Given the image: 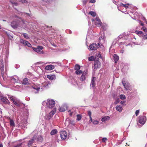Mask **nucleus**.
I'll return each instance as SVG.
<instances>
[{"mask_svg": "<svg viewBox=\"0 0 147 147\" xmlns=\"http://www.w3.org/2000/svg\"><path fill=\"white\" fill-rule=\"evenodd\" d=\"M29 80L27 78H24L23 80L22 84H23L28 85L30 84Z\"/></svg>", "mask_w": 147, "mask_h": 147, "instance_id": "obj_19", "label": "nucleus"}, {"mask_svg": "<svg viewBox=\"0 0 147 147\" xmlns=\"http://www.w3.org/2000/svg\"><path fill=\"white\" fill-rule=\"evenodd\" d=\"M55 103V101L54 100L47 99V100L43 101L42 104L46 107L51 109L54 107Z\"/></svg>", "mask_w": 147, "mask_h": 147, "instance_id": "obj_2", "label": "nucleus"}, {"mask_svg": "<svg viewBox=\"0 0 147 147\" xmlns=\"http://www.w3.org/2000/svg\"><path fill=\"white\" fill-rule=\"evenodd\" d=\"M59 111L60 112H64L65 111V109L63 107H60Z\"/></svg>", "mask_w": 147, "mask_h": 147, "instance_id": "obj_39", "label": "nucleus"}, {"mask_svg": "<svg viewBox=\"0 0 147 147\" xmlns=\"http://www.w3.org/2000/svg\"><path fill=\"white\" fill-rule=\"evenodd\" d=\"M110 118V117L108 116L104 117L102 118L101 121L103 122H105L106 121L109 120Z\"/></svg>", "mask_w": 147, "mask_h": 147, "instance_id": "obj_25", "label": "nucleus"}, {"mask_svg": "<svg viewBox=\"0 0 147 147\" xmlns=\"http://www.w3.org/2000/svg\"><path fill=\"white\" fill-rule=\"evenodd\" d=\"M129 4L127 3V4H124L122 3L120 4V5L121 6H124L126 9L128 8V6L129 5Z\"/></svg>", "mask_w": 147, "mask_h": 147, "instance_id": "obj_33", "label": "nucleus"}, {"mask_svg": "<svg viewBox=\"0 0 147 147\" xmlns=\"http://www.w3.org/2000/svg\"><path fill=\"white\" fill-rule=\"evenodd\" d=\"M83 73L82 71L80 69L76 71L75 72L76 74L77 75L80 74H82Z\"/></svg>", "mask_w": 147, "mask_h": 147, "instance_id": "obj_35", "label": "nucleus"}, {"mask_svg": "<svg viewBox=\"0 0 147 147\" xmlns=\"http://www.w3.org/2000/svg\"><path fill=\"white\" fill-rule=\"evenodd\" d=\"M15 126V124L13 120L10 119V126L12 127L13 128Z\"/></svg>", "mask_w": 147, "mask_h": 147, "instance_id": "obj_28", "label": "nucleus"}, {"mask_svg": "<svg viewBox=\"0 0 147 147\" xmlns=\"http://www.w3.org/2000/svg\"><path fill=\"white\" fill-rule=\"evenodd\" d=\"M32 87L33 89L36 90V91L34 92L36 94L38 93L39 91L40 90V88L38 84L33 85L32 86Z\"/></svg>", "mask_w": 147, "mask_h": 147, "instance_id": "obj_12", "label": "nucleus"}, {"mask_svg": "<svg viewBox=\"0 0 147 147\" xmlns=\"http://www.w3.org/2000/svg\"><path fill=\"white\" fill-rule=\"evenodd\" d=\"M119 44V45H125V46H127L130 45V43H129L128 44H127L126 42H120Z\"/></svg>", "mask_w": 147, "mask_h": 147, "instance_id": "obj_36", "label": "nucleus"}, {"mask_svg": "<svg viewBox=\"0 0 147 147\" xmlns=\"http://www.w3.org/2000/svg\"><path fill=\"white\" fill-rule=\"evenodd\" d=\"M96 2V0H91L90 1V2L91 3H94Z\"/></svg>", "mask_w": 147, "mask_h": 147, "instance_id": "obj_59", "label": "nucleus"}, {"mask_svg": "<svg viewBox=\"0 0 147 147\" xmlns=\"http://www.w3.org/2000/svg\"><path fill=\"white\" fill-rule=\"evenodd\" d=\"M96 56L98 57H99L101 59H102V57L101 55V54H100V53L99 52H98L96 54Z\"/></svg>", "mask_w": 147, "mask_h": 147, "instance_id": "obj_45", "label": "nucleus"}, {"mask_svg": "<svg viewBox=\"0 0 147 147\" xmlns=\"http://www.w3.org/2000/svg\"><path fill=\"white\" fill-rule=\"evenodd\" d=\"M23 36H24V37L26 38V39H28L29 38V37L28 36V34L25 33H23L22 34Z\"/></svg>", "mask_w": 147, "mask_h": 147, "instance_id": "obj_44", "label": "nucleus"}, {"mask_svg": "<svg viewBox=\"0 0 147 147\" xmlns=\"http://www.w3.org/2000/svg\"><path fill=\"white\" fill-rule=\"evenodd\" d=\"M139 22V23L140 24V25L142 26H143L144 24L142 21L140 20H138Z\"/></svg>", "mask_w": 147, "mask_h": 147, "instance_id": "obj_58", "label": "nucleus"}, {"mask_svg": "<svg viewBox=\"0 0 147 147\" xmlns=\"http://www.w3.org/2000/svg\"><path fill=\"white\" fill-rule=\"evenodd\" d=\"M88 114L89 117L91 116L92 113L90 111H88Z\"/></svg>", "mask_w": 147, "mask_h": 147, "instance_id": "obj_55", "label": "nucleus"}, {"mask_svg": "<svg viewBox=\"0 0 147 147\" xmlns=\"http://www.w3.org/2000/svg\"><path fill=\"white\" fill-rule=\"evenodd\" d=\"M47 78L50 80H53V76L48 75L47 76Z\"/></svg>", "mask_w": 147, "mask_h": 147, "instance_id": "obj_50", "label": "nucleus"}, {"mask_svg": "<svg viewBox=\"0 0 147 147\" xmlns=\"http://www.w3.org/2000/svg\"><path fill=\"white\" fill-rule=\"evenodd\" d=\"M57 133V131L56 129H54L52 130L50 132V134L51 135H54Z\"/></svg>", "mask_w": 147, "mask_h": 147, "instance_id": "obj_30", "label": "nucleus"}, {"mask_svg": "<svg viewBox=\"0 0 147 147\" xmlns=\"http://www.w3.org/2000/svg\"><path fill=\"white\" fill-rule=\"evenodd\" d=\"M142 29L147 34V28H146L143 26L142 27Z\"/></svg>", "mask_w": 147, "mask_h": 147, "instance_id": "obj_51", "label": "nucleus"}, {"mask_svg": "<svg viewBox=\"0 0 147 147\" xmlns=\"http://www.w3.org/2000/svg\"><path fill=\"white\" fill-rule=\"evenodd\" d=\"M35 140V137L34 136L30 140H29L28 143V146L29 147L31 146L32 144L34 143V141Z\"/></svg>", "mask_w": 147, "mask_h": 147, "instance_id": "obj_23", "label": "nucleus"}, {"mask_svg": "<svg viewBox=\"0 0 147 147\" xmlns=\"http://www.w3.org/2000/svg\"><path fill=\"white\" fill-rule=\"evenodd\" d=\"M60 137L63 140H65L67 138H68L67 134L65 130H62L60 131Z\"/></svg>", "mask_w": 147, "mask_h": 147, "instance_id": "obj_6", "label": "nucleus"}, {"mask_svg": "<svg viewBox=\"0 0 147 147\" xmlns=\"http://www.w3.org/2000/svg\"><path fill=\"white\" fill-rule=\"evenodd\" d=\"M56 111V108H54L48 115L46 116V119L48 120H49L51 117H52L53 115L54 114Z\"/></svg>", "mask_w": 147, "mask_h": 147, "instance_id": "obj_7", "label": "nucleus"}, {"mask_svg": "<svg viewBox=\"0 0 147 147\" xmlns=\"http://www.w3.org/2000/svg\"><path fill=\"white\" fill-rule=\"evenodd\" d=\"M139 110H138L136 111L135 115L136 116H137L139 114Z\"/></svg>", "mask_w": 147, "mask_h": 147, "instance_id": "obj_54", "label": "nucleus"}, {"mask_svg": "<svg viewBox=\"0 0 147 147\" xmlns=\"http://www.w3.org/2000/svg\"><path fill=\"white\" fill-rule=\"evenodd\" d=\"M116 109L117 111L119 112H121L123 110V108L120 105H117L116 107Z\"/></svg>", "mask_w": 147, "mask_h": 147, "instance_id": "obj_27", "label": "nucleus"}, {"mask_svg": "<svg viewBox=\"0 0 147 147\" xmlns=\"http://www.w3.org/2000/svg\"><path fill=\"white\" fill-rule=\"evenodd\" d=\"M0 70L1 71V74L2 75L3 74V71H4V65L3 63L1 64L0 65Z\"/></svg>", "mask_w": 147, "mask_h": 147, "instance_id": "obj_29", "label": "nucleus"}, {"mask_svg": "<svg viewBox=\"0 0 147 147\" xmlns=\"http://www.w3.org/2000/svg\"><path fill=\"white\" fill-rule=\"evenodd\" d=\"M32 48L34 51L39 54H42L43 53V51H41L43 49V47L42 46H38L37 48L32 47Z\"/></svg>", "mask_w": 147, "mask_h": 147, "instance_id": "obj_8", "label": "nucleus"}, {"mask_svg": "<svg viewBox=\"0 0 147 147\" xmlns=\"http://www.w3.org/2000/svg\"><path fill=\"white\" fill-rule=\"evenodd\" d=\"M122 83L124 88L126 90H128L130 88V84L129 83L127 82H125V81H122Z\"/></svg>", "mask_w": 147, "mask_h": 147, "instance_id": "obj_13", "label": "nucleus"}, {"mask_svg": "<svg viewBox=\"0 0 147 147\" xmlns=\"http://www.w3.org/2000/svg\"><path fill=\"white\" fill-rule=\"evenodd\" d=\"M113 57L115 62V63H117L119 59V56L115 54L113 55Z\"/></svg>", "mask_w": 147, "mask_h": 147, "instance_id": "obj_24", "label": "nucleus"}, {"mask_svg": "<svg viewBox=\"0 0 147 147\" xmlns=\"http://www.w3.org/2000/svg\"><path fill=\"white\" fill-rule=\"evenodd\" d=\"M108 140L106 138H103L101 140L102 142L105 143Z\"/></svg>", "mask_w": 147, "mask_h": 147, "instance_id": "obj_47", "label": "nucleus"}, {"mask_svg": "<svg viewBox=\"0 0 147 147\" xmlns=\"http://www.w3.org/2000/svg\"><path fill=\"white\" fill-rule=\"evenodd\" d=\"M100 66V63L98 60H97L95 62L94 66V68L95 69H97L99 68Z\"/></svg>", "mask_w": 147, "mask_h": 147, "instance_id": "obj_16", "label": "nucleus"}, {"mask_svg": "<svg viewBox=\"0 0 147 147\" xmlns=\"http://www.w3.org/2000/svg\"><path fill=\"white\" fill-rule=\"evenodd\" d=\"M11 3L12 5L17 6L18 5V3L16 2H12L10 1V3Z\"/></svg>", "mask_w": 147, "mask_h": 147, "instance_id": "obj_49", "label": "nucleus"}, {"mask_svg": "<svg viewBox=\"0 0 147 147\" xmlns=\"http://www.w3.org/2000/svg\"><path fill=\"white\" fill-rule=\"evenodd\" d=\"M125 101H121L120 102V103L121 105H122L123 106H125L126 105L125 104Z\"/></svg>", "mask_w": 147, "mask_h": 147, "instance_id": "obj_53", "label": "nucleus"}, {"mask_svg": "<svg viewBox=\"0 0 147 147\" xmlns=\"http://www.w3.org/2000/svg\"><path fill=\"white\" fill-rule=\"evenodd\" d=\"M119 97L122 100H124L126 98V97L124 94H121Z\"/></svg>", "mask_w": 147, "mask_h": 147, "instance_id": "obj_40", "label": "nucleus"}, {"mask_svg": "<svg viewBox=\"0 0 147 147\" xmlns=\"http://www.w3.org/2000/svg\"><path fill=\"white\" fill-rule=\"evenodd\" d=\"M19 80L18 78L16 76H14L10 77V83L11 82L13 83L18 82Z\"/></svg>", "mask_w": 147, "mask_h": 147, "instance_id": "obj_9", "label": "nucleus"}, {"mask_svg": "<svg viewBox=\"0 0 147 147\" xmlns=\"http://www.w3.org/2000/svg\"><path fill=\"white\" fill-rule=\"evenodd\" d=\"M91 36H92L91 34H90V35H87L86 38V42H87L88 41H90V40L92 39L93 38V37H91Z\"/></svg>", "mask_w": 147, "mask_h": 147, "instance_id": "obj_26", "label": "nucleus"}, {"mask_svg": "<svg viewBox=\"0 0 147 147\" xmlns=\"http://www.w3.org/2000/svg\"><path fill=\"white\" fill-rule=\"evenodd\" d=\"M20 145H17L16 146H15V147H19L20 146Z\"/></svg>", "mask_w": 147, "mask_h": 147, "instance_id": "obj_64", "label": "nucleus"}, {"mask_svg": "<svg viewBox=\"0 0 147 147\" xmlns=\"http://www.w3.org/2000/svg\"><path fill=\"white\" fill-rule=\"evenodd\" d=\"M68 122L69 124H71L72 125H74L75 124L74 121L72 120H69Z\"/></svg>", "mask_w": 147, "mask_h": 147, "instance_id": "obj_42", "label": "nucleus"}, {"mask_svg": "<svg viewBox=\"0 0 147 147\" xmlns=\"http://www.w3.org/2000/svg\"><path fill=\"white\" fill-rule=\"evenodd\" d=\"M42 1L45 3L44 4V5H46L47 4L49 3H51L53 2H54L56 0H41Z\"/></svg>", "mask_w": 147, "mask_h": 147, "instance_id": "obj_20", "label": "nucleus"}, {"mask_svg": "<svg viewBox=\"0 0 147 147\" xmlns=\"http://www.w3.org/2000/svg\"><path fill=\"white\" fill-rule=\"evenodd\" d=\"M19 127H20L21 128L24 129V128H26V124L24 123H22V122H21L19 124Z\"/></svg>", "mask_w": 147, "mask_h": 147, "instance_id": "obj_22", "label": "nucleus"}, {"mask_svg": "<svg viewBox=\"0 0 147 147\" xmlns=\"http://www.w3.org/2000/svg\"><path fill=\"white\" fill-rule=\"evenodd\" d=\"M135 32L136 34L138 35L139 36H141L143 35V32L142 31L136 30Z\"/></svg>", "mask_w": 147, "mask_h": 147, "instance_id": "obj_34", "label": "nucleus"}, {"mask_svg": "<svg viewBox=\"0 0 147 147\" xmlns=\"http://www.w3.org/2000/svg\"><path fill=\"white\" fill-rule=\"evenodd\" d=\"M120 52L122 54H123L124 52V50H121L120 51Z\"/></svg>", "mask_w": 147, "mask_h": 147, "instance_id": "obj_63", "label": "nucleus"}, {"mask_svg": "<svg viewBox=\"0 0 147 147\" xmlns=\"http://www.w3.org/2000/svg\"><path fill=\"white\" fill-rule=\"evenodd\" d=\"M103 47L101 43L99 42L96 44L95 43H92L90 45L89 48H88L89 50L90 51H95L99 47L101 48V47Z\"/></svg>", "mask_w": 147, "mask_h": 147, "instance_id": "obj_5", "label": "nucleus"}, {"mask_svg": "<svg viewBox=\"0 0 147 147\" xmlns=\"http://www.w3.org/2000/svg\"><path fill=\"white\" fill-rule=\"evenodd\" d=\"M89 118H90V120L89 121V122L91 123V122H92V117L91 116V117H90Z\"/></svg>", "mask_w": 147, "mask_h": 147, "instance_id": "obj_61", "label": "nucleus"}, {"mask_svg": "<svg viewBox=\"0 0 147 147\" xmlns=\"http://www.w3.org/2000/svg\"><path fill=\"white\" fill-rule=\"evenodd\" d=\"M68 112H69V115L70 116H72V115L74 113V111L71 110H69Z\"/></svg>", "mask_w": 147, "mask_h": 147, "instance_id": "obj_46", "label": "nucleus"}, {"mask_svg": "<svg viewBox=\"0 0 147 147\" xmlns=\"http://www.w3.org/2000/svg\"><path fill=\"white\" fill-rule=\"evenodd\" d=\"M137 124L140 127L144 125L146 121V117L144 116H139L137 119Z\"/></svg>", "mask_w": 147, "mask_h": 147, "instance_id": "obj_3", "label": "nucleus"}, {"mask_svg": "<svg viewBox=\"0 0 147 147\" xmlns=\"http://www.w3.org/2000/svg\"><path fill=\"white\" fill-rule=\"evenodd\" d=\"M35 69L36 70L38 71V72H41L42 71V67L40 66H36L35 67Z\"/></svg>", "mask_w": 147, "mask_h": 147, "instance_id": "obj_31", "label": "nucleus"}, {"mask_svg": "<svg viewBox=\"0 0 147 147\" xmlns=\"http://www.w3.org/2000/svg\"><path fill=\"white\" fill-rule=\"evenodd\" d=\"M88 60L89 61H93L94 60V58L93 56H91L88 57Z\"/></svg>", "mask_w": 147, "mask_h": 147, "instance_id": "obj_48", "label": "nucleus"}, {"mask_svg": "<svg viewBox=\"0 0 147 147\" xmlns=\"http://www.w3.org/2000/svg\"><path fill=\"white\" fill-rule=\"evenodd\" d=\"M98 123V121L97 120H94L92 121V123L94 125H97V124Z\"/></svg>", "mask_w": 147, "mask_h": 147, "instance_id": "obj_52", "label": "nucleus"}, {"mask_svg": "<svg viewBox=\"0 0 147 147\" xmlns=\"http://www.w3.org/2000/svg\"><path fill=\"white\" fill-rule=\"evenodd\" d=\"M95 20L96 22H95V24L96 26L98 27L101 26L104 30H105L106 29L107 25L106 24H102L100 19L98 17H96Z\"/></svg>", "mask_w": 147, "mask_h": 147, "instance_id": "obj_4", "label": "nucleus"}, {"mask_svg": "<svg viewBox=\"0 0 147 147\" xmlns=\"http://www.w3.org/2000/svg\"><path fill=\"white\" fill-rule=\"evenodd\" d=\"M96 80V78L94 76H93L92 77V80L91 81V84H90V87H92V88L94 87L95 85V81Z\"/></svg>", "mask_w": 147, "mask_h": 147, "instance_id": "obj_18", "label": "nucleus"}, {"mask_svg": "<svg viewBox=\"0 0 147 147\" xmlns=\"http://www.w3.org/2000/svg\"><path fill=\"white\" fill-rule=\"evenodd\" d=\"M10 101L13 103L15 106L21 108L24 106V105L22 103L20 100L13 96H10Z\"/></svg>", "mask_w": 147, "mask_h": 147, "instance_id": "obj_1", "label": "nucleus"}, {"mask_svg": "<svg viewBox=\"0 0 147 147\" xmlns=\"http://www.w3.org/2000/svg\"><path fill=\"white\" fill-rule=\"evenodd\" d=\"M20 41L21 43L23 44L25 46H26L29 47H31V45L28 41L24 40L22 39H20Z\"/></svg>", "mask_w": 147, "mask_h": 147, "instance_id": "obj_11", "label": "nucleus"}, {"mask_svg": "<svg viewBox=\"0 0 147 147\" xmlns=\"http://www.w3.org/2000/svg\"><path fill=\"white\" fill-rule=\"evenodd\" d=\"M44 86L45 87V88H47L48 84L47 83H45L44 84Z\"/></svg>", "mask_w": 147, "mask_h": 147, "instance_id": "obj_60", "label": "nucleus"}, {"mask_svg": "<svg viewBox=\"0 0 147 147\" xmlns=\"http://www.w3.org/2000/svg\"><path fill=\"white\" fill-rule=\"evenodd\" d=\"M43 138L42 137L40 136H39L37 138V141L40 142H41L42 141Z\"/></svg>", "mask_w": 147, "mask_h": 147, "instance_id": "obj_32", "label": "nucleus"}, {"mask_svg": "<svg viewBox=\"0 0 147 147\" xmlns=\"http://www.w3.org/2000/svg\"><path fill=\"white\" fill-rule=\"evenodd\" d=\"M0 100L5 104H6L8 102V99L3 96H0Z\"/></svg>", "mask_w": 147, "mask_h": 147, "instance_id": "obj_17", "label": "nucleus"}, {"mask_svg": "<svg viewBox=\"0 0 147 147\" xmlns=\"http://www.w3.org/2000/svg\"><path fill=\"white\" fill-rule=\"evenodd\" d=\"M143 39L144 40L147 39V34L144 35L143 36Z\"/></svg>", "mask_w": 147, "mask_h": 147, "instance_id": "obj_57", "label": "nucleus"}, {"mask_svg": "<svg viewBox=\"0 0 147 147\" xmlns=\"http://www.w3.org/2000/svg\"><path fill=\"white\" fill-rule=\"evenodd\" d=\"M89 13L93 17H95L96 16L95 12L93 11H90Z\"/></svg>", "mask_w": 147, "mask_h": 147, "instance_id": "obj_37", "label": "nucleus"}, {"mask_svg": "<svg viewBox=\"0 0 147 147\" xmlns=\"http://www.w3.org/2000/svg\"><path fill=\"white\" fill-rule=\"evenodd\" d=\"M19 22L20 21L18 20L13 21L11 23V26L13 28H16L19 26Z\"/></svg>", "mask_w": 147, "mask_h": 147, "instance_id": "obj_10", "label": "nucleus"}, {"mask_svg": "<svg viewBox=\"0 0 147 147\" xmlns=\"http://www.w3.org/2000/svg\"><path fill=\"white\" fill-rule=\"evenodd\" d=\"M125 33H123V34H121L119 35L118 37V40L119 39H121L123 37V36H124L125 35H126Z\"/></svg>", "mask_w": 147, "mask_h": 147, "instance_id": "obj_43", "label": "nucleus"}, {"mask_svg": "<svg viewBox=\"0 0 147 147\" xmlns=\"http://www.w3.org/2000/svg\"><path fill=\"white\" fill-rule=\"evenodd\" d=\"M119 98H118V99H117V100H116V102H115V104H117V103L119 102Z\"/></svg>", "mask_w": 147, "mask_h": 147, "instance_id": "obj_62", "label": "nucleus"}, {"mask_svg": "<svg viewBox=\"0 0 147 147\" xmlns=\"http://www.w3.org/2000/svg\"><path fill=\"white\" fill-rule=\"evenodd\" d=\"M54 68L55 66L54 65H50L46 66L45 69L46 70H51L54 69Z\"/></svg>", "mask_w": 147, "mask_h": 147, "instance_id": "obj_21", "label": "nucleus"}, {"mask_svg": "<svg viewBox=\"0 0 147 147\" xmlns=\"http://www.w3.org/2000/svg\"><path fill=\"white\" fill-rule=\"evenodd\" d=\"M134 16L135 18L137 17L138 18L141 19L143 21H145L146 20L145 18L142 16H140V14L137 12H136L134 14Z\"/></svg>", "mask_w": 147, "mask_h": 147, "instance_id": "obj_15", "label": "nucleus"}, {"mask_svg": "<svg viewBox=\"0 0 147 147\" xmlns=\"http://www.w3.org/2000/svg\"><path fill=\"white\" fill-rule=\"evenodd\" d=\"M77 117L76 119V120L78 121L80 120L82 118V116L78 114L77 115Z\"/></svg>", "mask_w": 147, "mask_h": 147, "instance_id": "obj_41", "label": "nucleus"}, {"mask_svg": "<svg viewBox=\"0 0 147 147\" xmlns=\"http://www.w3.org/2000/svg\"><path fill=\"white\" fill-rule=\"evenodd\" d=\"M74 68L76 70V71L80 69V66L78 65H76L75 66Z\"/></svg>", "mask_w": 147, "mask_h": 147, "instance_id": "obj_38", "label": "nucleus"}, {"mask_svg": "<svg viewBox=\"0 0 147 147\" xmlns=\"http://www.w3.org/2000/svg\"><path fill=\"white\" fill-rule=\"evenodd\" d=\"M87 71H84L82 74V75L81 76L80 80L81 81H84L86 78L87 77Z\"/></svg>", "mask_w": 147, "mask_h": 147, "instance_id": "obj_14", "label": "nucleus"}, {"mask_svg": "<svg viewBox=\"0 0 147 147\" xmlns=\"http://www.w3.org/2000/svg\"><path fill=\"white\" fill-rule=\"evenodd\" d=\"M20 1L22 3H26L27 2V1L26 0H20Z\"/></svg>", "mask_w": 147, "mask_h": 147, "instance_id": "obj_56", "label": "nucleus"}]
</instances>
